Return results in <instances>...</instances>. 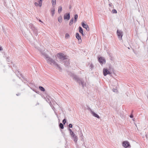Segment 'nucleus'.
<instances>
[{
	"label": "nucleus",
	"mask_w": 148,
	"mask_h": 148,
	"mask_svg": "<svg viewBox=\"0 0 148 148\" xmlns=\"http://www.w3.org/2000/svg\"><path fill=\"white\" fill-rule=\"evenodd\" d=\"M73 138V139L75 142V143H76L77 140V136H76L75 135L73 137H72Z\"/></svg>",
	"instance_id": "14"
},
{
	"label": "nucleus",
	"mask_w": 148,
	"mask_h": 148,
	"mask_svg": "<svg viewBox=\"0 0 148 148\" xmlns=\"http://www.w3.org/2000/svg\"><path fill=\"white\" fill-rule=\"evenodd\" d=\"M59 58L61 60H64L67 59L68 56L62 53H59L57 54Z\"/></svg>",
	"instance_id": "3"
},
{
	"label": "nucleus",
	"mask_w": 148,
	"mask_h": 148,
	"mask_svg": "<svg viewBox=\"0 0 148 148\" xmlns=\"http://www.w3.org/2000/svg\"><path fill=\"white\" fill-rule=\"evenodd\" d=\"M113 91H114V92L115 91V90H116V89H113Z\"/></svg>",
	"instance_id": "36"
},
{
	"label": "nucleus",
	"mask_w": 148,
	"mask_h": 148,
	"mask_svg": "<svg viewBox=\"0 0 148 148\" xmlns=\"http://www.w3.org/2000/svg\"><path fill=\"white\" fill-rule=\"evenodd\" d=\"M117 34L119 39L121 40H122V37L123 35V32L121 30H117L116 32Z\"/></svg>",
	"instance_id": "5"
},
{
	"label": "nucleus",
	"mask_w": 148,
	"mask_h": 148,
	"mask_svg": "<svg viewBox=\"0 0 148 148\" xmlns=\"http://www.w3.org/2000/svg\"><path fill=\"white\" fill-rule=\"evenodd\" d=\"M110 72L106 68H104L103 69V74L105 76H106L108 74H111Z\"/></svg>",
	"instance_id": "7"
},
{
	"label": "nucleus",
	"mask_w": 148,
	"mask_h": 148,
	"mask_svg": "<svg viewBox=\"0 0 148 148\" xmlns=\"http://www.w3.org/2000/svg\"><path fill=\"white\" fill-rule=\"evenodd\" d=\"M39 89L42 91H44L45 90L44 88L42 86H40L39 87Z\"/></svg>",
	"instance_id": "22"
},
{
	"label": "nucleus",
	"mask_w": 148,
	"mask_h": 148,
	"mask_svg": "<svg viewBox=\"0 0 148 148\" xmlns=\"http://www.w3.org/2000/svg\"><path fill=\"white\" fill-rule=\"evenodd\" d=\"M58 21L60 23H61L62 21V18L61 16H60L58 18Z\"/></svg>",
	"instance_id": "21"
},
{
	"label": "nucleus",
	"mask_w": 148,
	"mask_h": 148,
	"mask_svg": "<svg viewBox=\"0 0 148 148\" xmlns=\"http://www.w3.org/2000/svg\"><path fill=\"white\" fill-rule=\"evenodd\" d=\"M82 26L84 28H85L87 31H89V28L87 24H85L83 22L82 23Z\"/></svg>",
	"instance_id": "11"
},
{
	"label": "nucleus",
	"mask_w": 148,
	"mask_h": 148,
	"mask_svg": "<svg viewBox=\"0 0 148 148\" xmlns=\"http://www.w3.org/2000/svg\"><path fill=\"white\" fill-rule=\"evenodd\" d=\"M40 1H42V0H40Z\"/></svg>",
	"instance_id": "38"
},
{
	"label": "nucleus",
	"mask_w": 148,
	"mask_h": 148,
	"mask_svg": "<svg viewBox=\"0 0 148 148\" xmlns=\"http://www.w3.org/2000/svg\"><path fill=\"white\" fill-rule=\"evenodd\" d=\"M74 18H72L70 21L69 24L70 25H72L73 23Z\"/></svg>",
	"instance_id": "19"
},
{
	"label": "nucleus",
	"mask_w": 148,
	"mask_h": 148,
	"mask_svg": "<svg viewBox=\"0 0 148 148\" xmlns=\"http://www.w3.org/2000/svg\"><path fill=\"white\" fill-rule=\"evenodd\" d=\"M62 10V7L61 6H59L58 7V12L59 13H60Z\"/></svg>",
	"instance_id": "20"
},
{
	"label": "nucleus",
	"mask_w": 148,
	"mask_h": 148,
	"mask_svg": "<svg viewBox=\"0 0 148 148\" xmlns=\"http://www.w3.org/2000/svg\"><path fill=\"white\" fill-rule=\"evenodd\" d=\"M69 131L70 133H71V132H73V131H72L70 129V128H69Z\"/></svg>",
	"instance_id": "32"
},
{
	"label": "nucleus",
	"mask_w": 148,
	"mask_h": 148,
	"mask_svg": "<svg viewBox=\"0 0 148 148\" xmlns=\"http://www.w3.org/2000/svg\"><path fill=\"white\" fill-rule=\"evenodd\" d=\"M3 50V49L2 48V47H0V51H2Z\"/></svg>",
	"instance_id": "34"
},
{
	"label": "nucleus",
	"mask_w": 148,
	"mask_h": 148,
	"mask_svg": "<svg viewBox=\"0 0 148 148\" xmlns=\"http://www.w3.org/2000/svg\"><path fill=\"white\" fill-rule=\"evenodd\" d=\"M130 117L131 118H132L133 117V115H131L130 116Z\"/></svg>",
	"instance_id": "33"
},
{
	"label": "nucleus",
	"mask_w": 148,
	"mask_h": 148,
	"mask_svg": "<svg viewBox=\"0 0 148 148\" xmlns=\"http://www.w3.org/2000/svg\"><path fill=\"white\" fill-rule=\"evenodd\" d=\"M42 54L44 56L46 60L48 63L51 64H53L55 67H56L57 69L60 70H62L61 68L54 60L49 57L48 55L45 53H42Z\"/></svg>",
	"instance_id": "1"
},
{
	"label": "nucleus",
	"mask_w": 148,
	"mask_h": 148,
	"mask_svg": "<svg viewBox=\"0 0 148 148\" xmlns=\"http://www.w3.org/2000/svg\"><path fill=\"white\" fill-rule=\"evenodd\" d=\"M78 17V15L77 14L75 15L74 16V23H76L77 21Z\"/></svg>",
	"instance_id": "18"
},
{
	"label": "nucleus",
	"mask_w": 148,
	"mask_h": 148,
	"mask_svg": "<svg viewBox=\"0 0 148 148\" xmlns=\"http://www.w3.org/2000/svg\"><path fill=\"white\" fill-rule=\"evenodd\" d=\"M42 1H39V6L41 7L42 5Z\"/></svg>",
	"instance_id": "26"
},
{
	"label": "nucleus",
	"mask_w": 148,
	"mask_h": 148,
	"mask_svg": "<svg viewBox=\"0 0 148 148\" xmlns=\"http://www.w3.org/2000/svg\"><path fill=\"white\" fill-rule=\"evenodd\" d=\"M69 128H72L73 126L72 124H69Z\"/></svg>",
	"instance_id": "30"
},
{
	"label": "nucleus",
	"mask_w": 148,
	"mask_h": 148,
	"mask_svg": "<svg viewBox=\"0 0 148 148\" xmlns=\"http://www.w3.org/2000/svg\"><path fill=\"white\" fill-rule=\"evenodd\" d=\"M34 4H35V5L36 6H37L39 5V3L37 2H35V3Z\"/></svg>",
	"instance_id": "31"
},
{
	"label": "nucleus",
	"mask_w": 148,
	"mask_h": 148,
	"mask_svg": "<svg viewBox=\"0 0 148 148\" xmlns=\"http://www.w3.org/2000/svg\"><path fill=\"white\" fill-rule=\"evenodd\" d=\"M93 66L92 64H91L90 66V69H91V70H92V69L93 67Z\"/></svg>",
	"instance_id": "29"
},
{
	"label": "nucleus",
	"mask_w": 148,
	"mask_h": 148,
	"mask_svg": "<svg viewBox=\"0 0 148 148\" xmlns=\"http://www.w3.org/2000/svg\"><path fill=\"white\" fill-rule=\"evenodd\" d=\"M39 21L40 22H42V21H41L40 20H39Z\"/></svg>",
	"instance_id": "37"
},
{
	"label": "nucleus",
	"mask_w": 148,
	"mask_h": 148,
	"mask_svg": "<svg viewBox=\"0 0 148 148\" xmlns=\"http://www.w3.org/2000/svg\"><path fill=\"white\" fill-rule=\"evenodd\" d=\"M112 12L113 14H116L117 13V11L115 9H114L112 10Z\"/></svg>",
	"instance_id": "25"
},
{
	"label": "nucleus",
	"mask_w": 148,
	"mask_h": 148,
	"mask_svg": "<svg viewBox=\"0 0 148 148\" xmlns=\"http://www.w3.org/2000/svg\"><path fill=\"white\" fill-rule=\"evenodd\" d=\"M123 146L125 148H127L130 146V143L127 141H124L123 143Z\"/></svg>",
	"instance_id": "9"
},
{
	"label": "nucleus",
	"mask_w": 148,
	"mask_h": 148,
	"mask_svg": "<svg viewBox=\"0 0 148 148\" xmlns=\"http://www.w3.org/2000/svg\"><path fill=\"white\" fill-rule=\"evenodd\" d=\"M66 123V120L65 119H64L62 121V123L64 124H65Z\"/></svg>",
	"instance_id": "28"
},
{
	"label": "nucleus",
	"mask_w": 148,
	"mask_h": 148,
	"mask_svg": "<svg viewBox=\"0 0 148 148\" xmlns=\"http://www.w3.org/2000/svg\"><path fill=\"white\" fill-rule=\"evenodd\" d=\"M79 32L82 34V35L83 36H84V34L83 33V31L81 27H79Z\"/></svg>",
	"instance_id": "13"
},
{
	"label": "nucleus",
	"mask_w": 148,
	"mask_h": 148,
	"mask_svg": "<svg viewBox=\"0 0 148 148\" xmlns=\"http://www.w3.org/2000/svg\"><path fill=\"white\" fill-rule=\"evenodd\" d=\"M74 78L79 83L80 85L81 84L83 87L86 86V84L84 83L83 80L82 79L79 78L76 76H74Z\"/></svg>",
	"instance_id": "2"
},
{
	"label": "nucleus",
	"mask_w": 148,
	"mask_h": 148,
	"mask_svg": "<svg viewBox=\"0 0 148 148\" xmlns=\"http://www.w3.org/2000/svg\"><path fill=\"white\" fill-rule=\"evenodd\" d=\"M76 38L78 40L79 44L80 43L82 42V40L81 37L79 36V34L78 33H77L75 34Z\"/></svg>",
	"instance_id": "8"
},
{
	"label": "nucleus",
	"mask_w": 148,
	"mask_h": 148,
	"mask_svg": "<svg viewBox=\"0 0 148 148\" xmlns=\"http://www.w3.org/2000/svg\"><path fill=\"white\" fill-rule=\"evenodd\" d=\"M51 3L52 6L55 7L56 4V0H51Z\"/></svg>",
	"instance_id": "17"
},
{
	"label": "nucleus",
	"mask_w": 148,
	"mask_h": 148,
	"mask_svg": "<svg viewBox=\"0 0 148 148\" xmlns=\"http://www.w3.org/2000/svg\"><path fill=\"white\" fill-rule=\"evenodd\" d=\"M64 65L66 66H68L69 64V61L67 60H65L64 61Z\"/></svg>",
	"instance_id": "16"
},
{
	"label": "nucleus",
	"mask_w": 148,
	"mask_h": 148,
	"mask_svg": "<svg viewBox=\"0 0 148 148\" xmlns=\"http://www.w3.org/2000/svg\"><path fill=\"white\" fill-rule=\"evenodd\" d=\"M91 113L92 114L93 116H94L95 117L97 118L98 119H99L100 118V117L96 113H95V112H94L93 111H91Z\"/></svg>",
	"instance_id": "12"
},
{
	"label": "nucleus",
	"mask_w": 148,
	"mask_h": 148,
	"mask_svg": "<svg viewBox=\"0 0 148 148\" xmlns=\"http://www.w3.org/2000/svg\"><path fill=\"white\" fill-rule=\"evenodd\" d=\"M59 127L60 128H61L62 129H63L64 128L63 125L61 123L60 124Z\"/></svg>",
	"instance_id": "23"
},
{
	"label": "nucleus",
	"mask_w": 148,
	"mask_h": 148,
	"mask_svg": "<svg viewBox=\"0 0 148 148\" xmlns=\"http://www.w3.org/2000/svg\"><path fill=\"white\" fill-rule=\"evenodd\" d=\"M64 20L66 19L67 20H69V19L70 17V13H66L64 14Z\"/></svg>",
	"instance_id": "10"
},
{
	"label": "nucleus",
	"mask_w": 148,
	"mask_h": 148,
	"mask_svg": "<svg viewBox=\"0 0 148 148\" xmlns=\"http://www.w3.org/2000/svg\"><path fill=\"white\" fill-rule=\"evenodd\" d=\"M29 27L32 29L33 31V32L35 34L36 36L37 35V30L36 28L34 26L32 23L29 24Z\"/></svg>",
	"instance_id": "4"
},
{
	"label": "nucleus",
	"mask_w": 148,
	"mask_h": 148,
	"mask_svg": "<svg viewBox=\"0 0 148 148\" xmlns=\"http://www.w3.org/2000/svg\"><path fill=\"white\" fill-rule=\"evenodd\" d=\"M99 61L101 64H105L106 63V60L103 58L100 57L99 58Z\"/></svg>",
	"instance_id": "6"
},
{
	"label": "nucleus",
	"mask_w": 148,
	"mask_h": 148,
	"mask_svg": "<svg viewBox=\"0 0 148 148\" xmlns=\"http://www.w3.org/2000/svg\"><path fill=\"white\" fill-rule=\"evenodd\" d=\"M70 134L71 137H73V136L75 135V134H74L73 132L71 133H70Z\"/></svg>",
	"instance_id": "27"
},
{
	"label": "nucleus",
	"mask_w": 148,
	"mask_h": 148,
	"mask_svg": "<svg viewBox=\"0 0 148 148\" xmlns=\"http://www.w3.org/2000/svg\"><path fill=\"white\" fill-rule=\"evenodd\" d=\"M70 37L69 34L68 33H66L65 34V38L66 39L69 38Z\"/></svg>",
	"instance_id": "24"
},
{
	"label": "nucleus",
	"mask_w": 148,
	"mask_h": 148,
	"mask_svg": "<svg viewBox=\"0 0 148 148\" xmlns=\"http://www.w3.org/2000/svg\"><path fill=\"white\" fill-rule=\"evenodd\" d=\"M55 9L54 8H52L51 9V13L52 16H54L55 14Z\"/></svg>",
	"instance_id": "15"
},
{
	"label": "nucleus",
	"mask_w": 148,
	"mask_h": 148,
	"mask_svg": "<svg viewBox=\"0 0 148 148\" xmlns=\"http://www.w3.org/2000/svg\"><path fill=\"white\" fill-rule=\"evenodd\" d=\"M8 62H9V59L8 58H7V60H6Z\"/></svg>",
	"instance_id": "35"
}]
</instances>
